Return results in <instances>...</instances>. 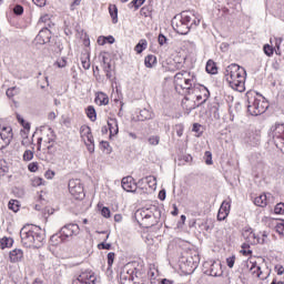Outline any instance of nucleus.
<instances>
[{
  "label": "nucleus",
  "mask_w": 284,
  "mask_h": 284,
  "mask_svg": "<svg viewBox=\"0 0 284 284\" xmlns=\"http://www.w3.org/2000/svg\"><path fill=\"white\" fill-rule=\"evenodd\" d=\"M246 77L247 72L245 71V68L236 63L227 65L224 71L225 81L229 83L232 90H235V92H245Z\"/></svg>",
  "instance_id": "1"
},
{
  "label": "nucleus",
  "mask_w": 284,
  "mask_h": 284,
  "mask_svg": "<svg viewBox=\"0 0 284 284\" xmlns=\"http://www.w3.org/2000/svg\"><path fill=\"white\" fill-rule=\"evenodd\" d=\"M172 26L178 34H189L190 30H195L201 26V18L196 17L192 11H183L173 19Z\"/></svg>",
  "instance_id": "2"
},
{
  "label": "nucleus",
  "mask_w": 284,
  "mask_h": 284,
  "mask_svg": "<svg viewBox=\"0 0 284 284\" xmlns=\"http://www.w3.org/2000/svg\"><path fill=\"white\" fill-rule=\"evenodd\" d=\"M20 239L24 247H41L45 241V234L41 227L27 224L20 230Z\"/></svg>",
  "instance_id": "3"
},
{
  "label": "nucleus",
  "mask_w": 284,
  "mask_h": 284,
  "mask_svg": "<svg viewBox=\"0 0 284 284\" xmlns=\"http://www.w3.org/2000/svg\"><path fill=\"white\" fill-rule=\"evenodd\" d=\"M161 206L150 205L149 207L140 209L135 212V219L141 227H154L161 221Z\"/></svg>",
  "instance_id": "4"
},
{
  "label": "nucleus",
  "mask_w": 284,
  "mask_h": 284,
  "mask_svg": "<svg viewBox=\"0 0 284 284\" xmlns=\"http://www.w3.org/2000/svg\"><path fill=\"white\" fill-rule=\"evenodd\" d=\"M247 99V112L251 116H261L266 112L270 104L265 101V98L258 95L255 91H248L246 93Z\"/></svg>",
  "instance_id": "5"
},
{
  "label": "nucleus",
  "mask_w": 284,
  "mask_h": 284,
  "mask_svg": "<svg viewBox=\"0 0 284 284\" xmlns=\"http://www.w3.org/2000/svg\"><path fill=\"white\" fill-rule=\"evenodd\" d=\"M69 192L73 196V199L78 201L85 199V191L83 189V183L79 179L69 181Z\"/></svg>",
  "instance_id": "6"
},
{
  "label": "nucleus",
  "mask_w": 284,
  "mask_h": 284,
  "mask_svg": "<svg viewBox=\"0 0 284 284\" xmlns=\"http://www.w3.org/2000/svg\"><path fill=\"white\" fill-rule=\"evenodd\" d=\"M200 262L201 258L199 257V254L195 253L194 255L186 257L185 261H182L180 267L186 274H192L196 267H199Z\"/></svg>",
  "instance_id": "7"
},
{
  "label": "nucleus",
  "mask_w": 284,
  "mask_h": 284,
  "mask_svg": "<svg viewBox=\"0 0 284 284\" xmlns=\"http://www.w3.org/2000/svg\"><path fill=\"white\" fill-rule=\"evenodd\" d=\"M271 130L273 132V140L276 148H280L284 153V123H275Z\"/></svg>",
  "instance_id": "8"
},
{
  "label": "nucleus",
  "mask_w": 284,
  "mask_h": 284,
  "mask_svg": "<svg viewBox=\"0 0 284 284\" xmlns=\"http://www.w3.org/2000/svg\"><path fill=\"white\" fill-rule=\"evenodd\" d=\"M79 232H81L79 224H74V223L65 224L60 229L61 240L68 241L69 239H72V236H78Z\"/></svg>",
  "instance_id": "9"
},
{
  "label": "nucleus",
  "mask_w": 284,
  "mask_h": 284,
  "mask_svg": "<svg viewBox=\"0 0 284 284\" xmlns=\"http://www.w3.org/2000/svg\"><path fill=\"white\" fill-rule=\"evenodd\" d=\"M195 85H196V74L189 72V75L184 78L183 83L180 84V90H183L186 94H190V92L193 90Z\"/></svg>",
  "instance_id": "10"
},
{
  "label": "nucleus",
  "mask_w": 284,
  "mask_h": 284,
  "mask_svg": "<svg viewBox=\"0 0 284 284\" xmlns=\"http://www.w3.org/2000/svg\"><path fill=\"white\" fill-rule=\"evenodd\" d=\"M50 39H52V32L50 29L42 28L36 37V43L39 45H45V43H50Z\"/></svg>",
  "instance_id": "11"
},
{
  "label": "nucleus",
  "mask_w": 284,
  "mask_h": 284,
  "mask_svg": "<svg viewBox=\"0 0 284 284\" xmlns=\"http://www.w3.org/2000/svg\"><path fill=\"white\" fill-rule=\"evenodd\" d=\"M242 236L250 245L258 244V234L254 233L252 227L244 229L242 232Z\"/></svg>",
  "instance_id": "12"
},
{
  "label": "nucleus",
  "mask_w": 284,
  "mask_h": 284,
  "mask_svg": "<svg viewBox=\"0 0 284 284\" xmlns=\"http://www.w3.org/2000/svg\"><path fill=\"white\" fill-rule=\"evenodd\" d=\"M135 274H136V268H131L129 271H122L120 273L121 284H132V283H134Z\"/></svg>",
  "instance_id": "13"
},
{
  "label": "nucleus",
  "mask_w": 284,
  "mask_h": 284,
  "mask_svg": "<svg viewBox=\"0 0 284 284\" xmlns=\"http://www.w3.org/2000/svg\"><path fill=\"white\" fill-rule=\"evenodd\" d=\"M121 184H122V189L125 191V192H136V182L134 181V178L132 176H125L122 179L121 181Z\"/></svg>",
  "instance_id": "14"
},
{
  "label": "nucleus",
  "mask_w": 284,
  "mask_h": 284,
  "mask_svg": "<svg viewBox=\"0 0 284 284\" xmlns=\"http://www.w3.org/2000/svg\"><path fill=\"white\" fill-rule=\"evenodd\" d=\"M245 143L248 145H258L261 141V134L257 131H248L244 138Z\"/></svg>",
  "instance_id": "15"
},
{
  "label": "nucleus",
  "mask_w": 284,
  "mask_h": 284,
  "mask_svg": "<svg viewBox=\"0 0 284 284\" xmlns=\"http://www.w3.org/2000/svg\"><path fill=\"white\" fill-rule=\"evenodd\" d=\"M57 141V134L54 133V130L52 128L48 129L47 140L45 142L49 143L47 146V150L50 154H54V142Z\"/></svg>",
  "instance_id": "16"
},
{
  "label": "nucleus",
  "mask_w": 284,
  "mask_h": 284,
  "mask_svg": "<svg viewBox=\"0 0 284 284\" xmlns=\"http://www.w3.org/2000/svg\"><path fill=\"white\" fill-rule=\"evenodd\" d=\"M97 278H94V274H92L91 272H82L77 280L78 284H94V281Z\"/></svg>",
  "instance_id": "17"
},
{
  "label": "nucleus",
  "mask_w": 284,
  "mask_h": 284,
  "mask_svg": "<svg viewBox=\"0 0 284 284\" xmlns=\"http://www.w3.org/2000/svg\"><path fill=\"white\" fill-rule=\"evenodd\" d=\"M209 276H223V268L220 262H213L210 264V268L205 271Z\"/></svg>",
  "instance_id": "18"
},
{
  "label": "nucleus",
  "mask_w": 284,
  "mask_h": 284,
  "mask_svg": "<svg viewBox=\"0 0 284 284\" xmlns=\"http://www.w3.org/2000/svg\"><path fill=\"white\" fill-rule=\"evenodd\" d=\"M0 136L2 142L4 143L6 148H8V144L12 141L13 134H12V128L10 126H3L2 132H0Z\"/></svg>",
  "instance_id": "19"
},
{
  "label": "nucleus",
  "mask_w": 284,
  "mask_h": 284,
  "mask_svg": "<svg viewBox=\"0 0 284 284\" xmlns=\"http://www.w3.org/2000/svg\"><path fill=\"white\" fill-rule=\"evenodd\" d=\"M186 77H190V72L183 70V71H180L178 72L175 75H174V85H175V90L179 92L180 90V87L182 85L183 81H185V78Z\"/></svg>",
  "instance_id": "20"
},
{
  "label": "nucleus",
  "mask_w": 284,
  "mask_h": 284,
  "mask_svg": "<svg viewBox=\"0 0 284 284\" xmlns=\"http://www.w3.org/2000/svg\"><path fill=\"white\" fill-rule=\"evenodd\" d=\"M9 258L11 263H19L20 261H23V251L21 248L12 250L9 253Z\"/></svg>",
  "instance_id": "21"
},
{
  "label": "nucleus",
  "mask_w": 284,
  "mask_h": 284,
  "mask_svg": "<svg viewBox=\"0 0 284 284\" xmlns=\"http://www.w3.org/2000/svg\"><path fill=\"white\" fill-rule=\"evenodd\" d=\"M108 128L111 136L119 134V121L116 119L110 118L108 120Z\"/></svg>",
  "instance_id": "22"
},
{
  "label": "nucleus",
  "mask_w": 284,
  "mask_h": 284,
  "mask_svg": "<svg viewBox=\"0 0 284 284\" xmlns=\"http://www.w3.org/2000/svg\"><path fill=\"white\" fill-rule=\"evenodd\" d=\"M139 121H150V119H154V113L149 109L140 110V114L138 115Z\"/></svg>",
  "instance_id": "23"
},
{
  "label": "nucleus",
  "mask_w": 284,
  "mask_h": 284,
  "mask_svg": "<svg viewBox=\"0 0 284 284\" xmlns=\"http://www.w3.org/2000/svg\"><path fill=\"white\" fill-rule=\"evenodd\" d=\"M109 13L112 19V23H119V8H116V4L109 6Z\"/></svg>",
  "instance_id": "24"
},
{
  "label": "nucleus",
  "mask_w": 284,
  "mask_h": 284,
  "mask_svg": "<svg viewBox=\"0 0 284 284\" xmlns=\"http://www.w3.org/2000/svg\"><path fill=\"white\" fill-rule=\"evenodd\" d=\"M254 205H257V207H266L267 206V195L261 194L260 196L255 197Z\"/></svg>",
  "instance_id": "25"
},
{
  "label": "nucleus",
  "mask_w": 284,
  "mask_h": 284,
  "mask_svg": "<svg viewBox=\"0 0 284 284\" xmlns=\"http://www.w3.org/2000/svg\"><path fill=\"white\" fill-rule=\"evenodd\" d=\"M250 270L252 274L256 275L261 281H265V278H267L263 276V271H261V266L256 265V263H253Z\"/></svg>",
  "instance_id": "26"
},
{
  "label": "nucleus",
  "mask_w": 284,
  "mask_h": 284,
  "mask_svg": "<svg viewBox=\"0 0 284 284\" xmlns=\"http://www.w3.org/2000/svg\"><path fill=\"white\" fill-rule=\"evenodd\" d=\"M206 72L209 74H217L219 68H216V63L213 60L206 62Z\"/></svg>",
  "instance_id": "27"
},
{
  "label": "nucleus",
  "mask_w": 284,
  "mask_h": 284,
  "mask_svg": "<svg viewBox=\"0 0 284 284\" xmlns=\"http://www.w3.org/2000/svg\"><path fill=\"white\" fill-rule=\"evenodd\" d=\"M138 54H141L144 50H148V40L141 39L134 48Z\"/></svg>",
  "instance_id": "28"
},
{
  "label": "nucleus",
  "mask_w": 284,
  "mask_h": 284,
  "mask_svg": "<svg viewBox=\"0 0 284 284\" xmlns=\"http://www.w3.org/2000/svg\"><path fill=\"white\" fill-rule=\"evenodd\" d=\"M144 65L145 68H154L156 65V58L155 55L149 54L144 59Z\"/></svg>",
  "instance_id": "29"
},
{
  "label": "nucleus",
  "mask_w": 284,
  "mask_h": 284,
  "mask_svg": "<svg viewBox=\"0 0 284 284\" xmlns=\"http://www.w3.org/2000/svg\"><path fill=\"white\" fill-rule=\"evenodd\" d=\"M50 243L51 245H59V243H65V240L61 239V231L50 237Z\"/></svg>",
  "instance_id": "30"
},
{
  "label": "nucleus",
  "mask_w": 284,
  "mask_h": 284,
  "mask_svg": "<svg viewBox=\"0 0 284 284\" xmlns=\"http://www.w3.org/2000/svg\"><path fill=\"white\" fill-rule=\"evenodd\" d=\"M95 103H100V105H108V103H110V98H108V95H105V93H100L95 98Z\"/></svg>",
  "instance_id": "31"
},
{
  "label": "nucleus",
  "mask_w": 284,
  "mask_h": 284,
  "mask_svg": "<svg viewBox=\"0 0 284 284\" xmlns=\"http://www.w3.org/2000/svg\"><path fill=\"white\" fill-rule=\"evenodd\" d=\"M87 116L88 119H90V121H97V110L94 109V106L89 105L87 108Z\"/></svg>",
  "instance_id": "32"
},
{
  "label": "nucleus",
  "mask_w": 284,
  "mask_h": 284,
  "mask_svg": "<svg viewBox=\"0 0 284 284\" xmlns=\"http://www.w3.org/2000/svg\"><path fill=\"white\" fill-rule=\"evenodd\" d=\"M12 243H14V240L10 237H3L0 240V247L1 250H6V247H12Z\"/></svg>",
  "instance_id": "33"
},
{
  "label": "nucleus",
  "mask_w": 284,
  "mask_h": 284,
  "mask_svg": "<svg viewBox=\"0 0 284 284\" xmlns=\"http://www.w3.org/2000/svg\"><path fill=\"white\" fill-rule=\"evenodd\" d=\"M267 236L266 231L257 233V244L265 245V243H267Z\"/></svg>",
  "instance_id": "34"
},
{
  "label": "nucleus",
  "mask_w": 284,
  "mask_h": 284,
  "mask_svg": "<svg viewBox=\"0 0 284 284\" xmlns=\"http://www.w3.org/2000/svg\"><path fill=\"white\" fill-rule=\"evenodd\" d=\"M114 41H115L114 37H112V36L103 37V42H101V37L98 38L99 45H105L106 43L112 44V43H114Z\"/></svg>",
  "instance_id": "35"
},
{
  "label": "nucleus",
  "mask_w": 284,
  "mask_h": 284,
  "mask_svg": "<svg viewBox=\"0 0 284 284\" xmlns=\"http://www.w3.org/2000/svg\"><path fill=\"white\" fill-rule=\"evenodd\" d=\"M144 181L149 187H154L156 185V178L154 175L145 176Z\"/></svg>",
  "instance_id": "36"
},
{
  "label": "nucleus",
  "mask_w": 284,
  "mask_h": 284,
  "mask_svg": "<svg viewBox=\"0 0 284 284\" xmlns=\"http://www.w3.org/2000/svg\"><path fill=\"white\" fill-rule=\"evenodd\" d=\"M148 143H149V145H159V143H161V136H159V135H151L148 139Z\"/></svg>",
  "instance_id": "37"
},
{
  "label": "nucleus",
  "mask_w": 284,
  "mask_h": 284,
  "mask_svg": "<svg viewBox=\"0 0 284 284\" xmlns=\"http://www.w3.org/2000/svg\"><path fill=\"white\" fill-rule=\"evenodd\" d=\"M230 207H232V205L230 204V202L224 201L222 202L221 206H220V212H224V214H230Z\"/></svg>",
  "instance_id": "38"
},
{
  "label": "nucleus",
  "mask_w": 284,
  "mask_h": 284,
  "mask_svg": "<svg viewBox=\"0 0 284 284\" xmlns=\"http://www.w3.org/2000/svg\"><path fill=\"white\" fill-rule=\"evenodd\" d=\"M263 51H264V54H266V57H273L274 55V47H272L270 44H264Z\"/></svg>",
  "instance_id": "39"
},
{
  "label": "nucleus",
  "mask_w": 284,
  "mask_h": 284,
  "mask_svg": "<svg viewBox=\"0 0 284 284\" xmlns=\"http://www.w3.org/2000/svg\"><path fill=\"white\" fill-rule=\"evenodd\" d=\"M9 210H12V212H19V201L11 200L8 204Z\"/></svg>",
  "instance_id": "40"
},
{
  "label": "nucleus",
  "mask_w": 284,
  "mask_h": 284,
  "mask_svg": "<svg viewBox=\"0 0 284 284\" xmlns=\"http://www.w3.org/2000/svg\"><path fill=\"white\" fill-rule=\"evenodd\" d=\"M34 159V151L26 150L23 153V161H32Z\"/></svg>",
  "instance_id": "41"
},
{
  "label": "nucleus",
  "mask_w": 284,
  "mask_h": 284,
  "mask_svg": "<svg viewBox=\"0 0 284 284\" xmlns=\"http://www.w3.org/2000/svg\"><path fill=\"white\" fill-rule=\"evenodd\" d=\"M19 93V88H17V87H13V88H9L8 90H7V97L9 98V99H12V97H16V94H18Z\"/></svg>",
  "instance_id": "42"
},
{
  "label": "nucleus",
  "mask_w": 284,
  "mask_h": 284,
  "mask_svg": "<svg viewBox=\"0 0 284 284\" xmlns=\"http://www.w3.org/2000/svg\"><path fill=\"white\" fill-rule=\"evenodd\" d=\"M55 65H58V68H65V65H68V59L65 57L58 59Z\"/></svg>",
  "instance_id": "43"
},
{
  "label": "nucleus",
  "mask_w": 284,
  "mask_h": 284,
  "mask_svg": "<svg viewBox=\"0 0 284 284\" xmlns=\"http://www.w3.org/2000/svg\"><path fill=\"white\" fill-rule=\"evenodd\" d=\"M116 256V254L114 252H110L108 253V266L112 267V265H114V257Z\"/></svg>",
  "instance_id": "44"
},
{
  "label": "nucleus",
  "mask_w": 284,
  "mask_h": 284,
  "mask_svg": "<svg viewBox=\"0 0 284 284\" xmlns=\"http://www.w3.org/2000/svg\"><path fill=\"white\" fill-rule=\"evenodd\" d=\"M81 63L84 70H90V55L85 57L84 59L81 58Z\"/></svg>",
  "instance_id": "45"
},
{
  "label": "nucleus",
  "mask_w": 284,
  "mask_h": 284,
  "mask_svg": "<svg viewBox=\"0 0 284 284\" xmlns=\"http://www.w3.org/2000/svg\"><path fill=\"white\" fill-rule=\"evenodd\" d=\"M250 248V244H243L242 245V254L243 256H250L252 254V250H248Z\"/></svg>",
  "instance_id": "46"
},
{
  "label": "nucleus",
  "mask_w": 284,
  "mask_h": 284,
  "mask_svg": "<svg viewBox=\"0 0 284 284\" xmlns=\"http://www.w3.org/2000/svg\"><path fill=\"white\" fill-rule=\"evenodd\" d=\"M145 3V0H133L130 2V6H133L135 10H139L143 4Z\"/></svg>",
  "instance_id": "47"
},
{
  "label": "nucleus",
  "mask_w": 284,
  "mask_h": 284,
  "mask_svg": "<svg viewBox=\"0 0 284 284\" xmlns=\"http://www.w3.org/2000/svg\"><path fill=\"white\" fill-rule=\"evenodd\" d=\"M234 263H236V255H232L226 258V265L232 270L234 267Z\"/></svg>",
  "instance_id": "48"
},
{
  "label": "nucleus",
  "mask_w": 284,
  "mask_h": 284,
  "mask_svg": "<svg viewBox=\"0 0 284 284\" xmlns=\"http://www.w3.org/2000/svg\"><path fill=\"white\" fill-rule=\"evenodd\" d=\"M85 134L88 143H94V136L92 135V129H90V126L87 128Z\"/></svg>",
  "instance_id": "49"
},
{
  "label": "nucleus",
  "mask_w": 284,
  "mask_h": 284,
  "mask_svg": "<svg viewBox=\"0 0 284 284\" xmlns=\"http://www.w3.org/2000/svg\"><path fill=\"white\" fill-rule=\"evenodd\" d=\"M102 63H103L102 68H103L104 72L112 71V64L110 62L105 61V57H103Z\"/></svg>",
  "instance_id": "50"
},
{
  "label": "nucleus",
  "mask_w": 284,
  "mask_h": 284,
  "mask_svg": "<svg viewBox=\"0 0 284 284\" xmlns=\"http://www.w3.org/2000/svg\"><path fill=\"white\" fill-rule=\"evenodd\" d=\"M275 231L277 232V234L283 236L284 235V222L277 223L275 225Z\"/></svg>",
  "instance_id": "51"
},
{
  "label": "nucleus",
  "mask_w": 284,
  "mask_h": 284,
  "mask_svg": "<svg viewBox=\"0 0 284 284\" xmlns=\"http://www.w3.org/2000/svg\"><path fill=\"white\" fill-rule=\"evenodd\" d=\"M13 13L17 14V17H21V14H23V6L17 4L13 8Z\"/></svg>",
  "instance_id": "52"
},
{
  "label": "nucleus",
  "mask_w": 284,
  "mask_h": 284,
  "mask_svg": "<svg viewBox=\"0 0 284 284\" xmlns=\"http://www.w3.org/2000/svg\"><path fill=\"white\" fill-rule=\"evenodd\" d=\"M158 43L159 45H165V43H168V38L163 33H160L158 37Z\"/></svg>",
  "instance_id": "53"
},
{
  "label": "nucleus",
  "mask_w": 284,
  "mask_h": 284,
  "mask_svg": "<svg viewBox=\"0 0 284 284\" xmlns=\"http://www.w3.org/2000/svg\"><path fill=\"white\" fill-rule=\"evenodd\" d=\"M204 156H205V163L206 165H212L213 161H212V152L210 151H206L204 153Z\"/></svg>",
  "instance_id": "54"
},
{
  "label": "nucleus",
  "mask_w": 284,
  "mask_h": 284,
  "mask_svg": "<svg viewBox=\"0 0 284 284\" xmlns=\"http://www.w3.org/2000/svg\"><path fill=\"white\" fill-rule=\"evenodd\" d=\"M202 92H203V101L201 103H205L207 99H210V90L207 88L202 87Z\"/></svg>",
  "instance_id": "55"
},
{
  "label": "nucleus",
  "mask_w": 284,
  "mask_h": 284,
  "mask_svg": "<svg viewBox=\"0 0 284 284\" xmlns=\"http://www.w3.org/2000/svg\"><path fill=\"white\" fill-rule=\"evenodd\" d=\"M101 214L102 216H104V219H110L111 216L110 209L108 206H103L101 210Z\"/></svg>",
  "instance_id": "56"
},
{
  "label": "nucleus",
  "mask_w": 284,
  "mask_h": 284,
  "mask_svg": "<svg viewBox=\"0 0 284 284\" xmlns=\"http://www.w3.org/2000/svg\"><path fill=\"white\" fill-rule=\"evenodd\" d=\"M98 250H112V244L102 242L98 244Z\"/></svg>",
  "instance_id": "57"
},
{
  "label": "nucleus",
  "mask_w": 284,
  "mask_h": 284,
  "mask_svg": "<svg viewBox=\"0 0 284 284\" xmlns=\"http://www.w3.org/2000/svg\"><path fill=\"white\" fill-rule=\"evenodd\" d=\"M274 270H275L277 276H283V274H284V266L283 265L277 264V265H275Z\"/></svg>",
  "instance_id": "58"
},
{
  "label": "nucleus",
  "mask_w": 284,
  "mask_h": 284,
  "mask_svg": "<svg viewBox=\"0 0 284 284\" xmlns=\"http://www.w3.org/2000/svg\"><path fill=\"white\" fill-rule=\"evenodd\" d=\"M39 185H43V179L41 178H34L32 180V186L33 187H39Z\"/></svg>",
  "instance_id": "59"
},
{
  "label": "nucleus",
  "mask_w": 284,
  "mask_h": 284,
  "mask_svg": "<svg viewBox=\"0 0 284 284\" xmlns=\"http://www.w3.org/2000/svg\"><path fill=\"white\" fill-rule=\"evenodd\" d=\"M275 214H283L284 212V204L283 203H278L276 204L275 209H274Z\"/></svg>",
  "instance_id": "60"
},
{
  "label": "nucleus",
  "mask_w": 284,
  "mask_h": 284,
  "mask_svg": "<svg viewBox=\"0 0 284 284\" xmlns=\"http://www.w3.org/2000/svg\"><path fill=\"white\" fill-rule=\"evenodd\" d=\"M29 172H37L39 170V164L37 162H32L28 165Z\"/></svg>",
  "instance_id": "61"
},
{
  "label": "nucleus",
  "mask_w": 284,
  "mask_h": 284,
  "mask_svg": "<svg viewBox=\"0 0 284 284\" xmlns=\"http://www.w3.org/2000/svg\"><path fill=\"white\" fill-rule=\"evenodd\" d=\"M230 214L223 212V211H219L217 213V221H225V219H227Z\"/></svg>",
  "instance_id": "62"
},
{
  "label": "nucleus",
  "mask_w": 284,
  "mask_h": 284,
  "mask_svg": "<svg viewBox=\"0 0 284 284\" xmlns=\"http://www.w3.org/2000/svg\"><path fill=\"white\" fill-rule=\"evenodd\" d=\"M77 6H81V0H73L70 10L74 11L77 9Z\"/></svg>",
  "instance_id": "63"
},
{
  "label": "nucleus",
  "mask_w": 284,
  "mask_h": 284,
  "mask_svg": "<svg viewBox=\"0 0 284 284\" xmlns=\"http://www.w3.org/2000/svg\"><path fill=\"white\" fill-rule=\"evenodd\" d=\"M192 130H193V132H196L197 134H203V132H201V124H199V123H194Z\"/></svg>",
  "instance_id": "64"
}]
</instances>
